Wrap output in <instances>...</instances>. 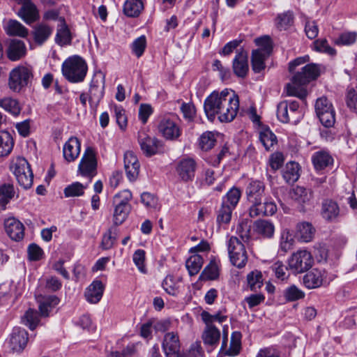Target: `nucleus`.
Segmentation results:
<instances>
[{
	"instance_id": "20e7f679",
	"label": "nucleus",
	"mask_w": 357,
	"mask_h": 357,
	"mask_svg": "<svg viewBox=\"0 0 357 357\" xmlns=\"http://www.w3.org/2000/svg\"><path fill=\"white\" fill-rule=\"evenodd\" d=\"M277 117L282 123H297L303 118V114L296 101H282L277 107Z\"/></svg>"
},
{
	"instance_id": "0e129e2a",
	"label": "nucleus",
	"mask_w": 357,
	"mask_h": 357,
	"mask_svg": "<svg viewBox=\"0 0 357 357\" xmlns=\"http://www.w3.org/2000/svg\"><path fill=\"white\" fill-rule=\"evenodd\" d=\"M313 50L316 52L325 53L328 55H333L335 54V49L331 47L327 40L324 38L316 40L313 43Z\"/></svg>"
},
{
	"instance_id": "ea45409f",
	"label": "nucleus",
	"mask_w": 357,
	"mask_h": 357,
	"mask_svg": "<svg viewBox=\"0 0 357 357\" xmlns=\"http://www.w3.org/2000/svg\"><path fill=\"white\" fill-rule=\"evenodd\" d=\"M297 236L303 242H310L312 241L315 229L312 224L303 222H300L296 226Z\"/></svg>"
},
{
	"instance_id": "c85d7f7f",
	"label": "nucleus",
	"mask_w": 357,
	"mask_h": 357,
	"mask_svg": "<svg viewBox=\"0 0 357 357\" xmlns=\"http://www.w3.org/2000/svg\"><path fill=\"white\" fill-rule=\"evenodd\" d=\"M162 349L166 357L180 351V341L177 333L170 332L165 335Z\"/></svg>"
},
{
	"instance_id": "f704fd0d",
	"label": "nucleus",
	"mask_w": 357,
	"mask_h": 357,
	"mask_svg": "<svg viewBox=\"0 0 357 357\" xmlns=\"http://www.w3.org/2000/svg\"><path fill=\"white\" fill-rule=\"evenodd\" d=\"M202 339L206 345L215 347L220 342V331L213 325H206L202 334Z\"/></svg>"
},
{
	"instance_id": "39448f33",
	"label": "nucleus",
	"mask_w": 357,
	"mask_h": 357,
	"mask_svg": "<svg viewBox=\"0 0 357 357\" xmlns=\"http://www.w3.org/2000/svg\"><path fill=\"white\" fill-rule=\"evenodd\" d=\"M231 263L238 268H243L248 261V255L243 243L236 236H231L227 243Z\"/></svg>"
},
{
	"instance_id": "72a5a7b5",
	"label": "nucleus",
	"mask_w": 357,
	"mask_h": 357,
	"mask_svg": "<svg viewBox=\"0 0 357 357\" xmlns=\"http://www.w3.org/2000/svg\"><path fill=\"white\" fill-rule=\"evenodd\" d=\"M59 21L60 24L57 27L55 41L61 46L68 45L72 40L70 31L63 17H60Z\"/></svg>"
},
{
	"instance_id": "5fc2aeb1",
	"label": "nucleus",
	"mask_w": 357,
	"mask_h": 357,
	"mask_svg": "<svg viewBox=\"0 0 357 357\" xmlns=\"http://www.w3.org/2000/svg\"><path fill=\"white\" fill-rule=\"evenodd\" d=\"M218 276L219 269L215 261H211L200 275V278L210 280H215Z\"/></svg>"
},
{
	"instance_id": "79ce46f5",
	"label": "nucleus",
	"mask_w": 357,
	"mask_h": 357,
	"mask_svg": "<svg viewBox=\"0 0 357 357\" xmlns=\"http://www.w3.org/2000/svg\"><path fill=\"white\" fill-rule=\"evenodd\" d=\"M59 298L56 296H49L40 301L39 310L41 316L48 317L50 312L59 304Z\"/></svg>"
},
{
	"instance_id": "69168bd1",
	"label": "nucleus",
	"mask_w": 357,
	"mask_h": 357,
	"mask_svg": "<svg viewBox=\"0 0 357 357\" xmlns=\"http://www.w3.org/2000/svg\"><path fill=\"white\" fill-rule=\"evenodd\" d=\"M294 239L291 234L287 230H284L281 232L280 239V249L283 252H287L290 250L294 244Z\"/></svg>"
},
{
	"instance_id": "de8ad7c7",
	"label": "nucleus",
	"mask_w": 357,
	"mask_h": 357,
	"mask_svg": "<svg viewBox=\"0 0 357 357\" xmlns=\"http://www.w3.org/2000/svg\"><path fill=\"white\" fill-rule=\"evenodd\" d=\"M259 140L266 151H270L278 142L275 135L268 128L260 132Z\"/></svg>"
},
{
	"instance_id": "4d7b16f0",
	"label": "nucleus",
	"mask_w": 357,
	"mask_h": 357,
	"mask_svg": "<svg viewBox=\"0 0 357 357\" xmlns=\"http://www.w3.org/2000/svg\"><path fill=\"white\" fill-rule=\"evenodd\" d=\"M241 334L240 332H233L231 336L230 347L228 351L226 352L229 356L237 355L241 349Z\"/></svg>"
},
{
	"instance_id": "423d86ee",
	"label": "nucleus",
	"mask_w": 357,
	"mask_h": 357,
	"mask_svg": "<svg viewBox=\"0 0 357 357\" xmlns=\"http://www.w3.org/2000/svg\"><path fill=\"white\" fill-rule=\"evenodd\" d=\"M228 89H225L220 93L213 91L205 100L204 104V112L208 119L213 121L215 116H219L222 106H225L227 101H225Z\"/></svg>"
},
{
	"instance_id": "4be33fe9",
	"label": "nucleus",
	"mask_w": 357,
	"mask_h": 357,
	"mask_svg": "<svg viewBox=\"0 0 357 357\" xmlns=\"http://www.w3.org/2000/svg\"><path fill=\"white\" fill-rule=\"evenodd\" d=\"M312 197V190L303 186L295 187L291 192V198L298 204L300 211H304L305 206L310 204Z\"/></svg>"
},
{
	"instance_id": "a19ab883",
	"label": "nucleus",
	"mask_w": 357,
	"mask_h": 357,
	"mask_svg": "<svg viewBox=\"0 0 357 357\" xmlns=\"http://www.w3.org/2000/svg\"><path fill=\"white\" fill-rule=\"evenodd\" d=\"M204 264L203 257L198 254L192 255L185 261V267L189 275L192 276L197 275L201 270Z\"/></svg>"
},
{
	"instance_id": "f03ea898",
	"label": "nucleus",
	"mask_w": 357,
	"mask_h": 357,
	"mask_svg": "<svg viewBox=\"0 0 357 357\" xmlns=\"http://www.w3.org/2000/svg\"><path fill=\"white\" fill-rule=\"evenodd\" d=\"M87 70L85 61L77 55L66 59L61 66L63 75L72 83L82 82L86 75Z\"/></svg>"
},
{
	"instance_id": "c03bdc74",
	"label": "nucleus",
	"mask_w": 357,
	"mask_h": 357,
	"mask_svg": "<svg viewBox=\"0 0 357 357\" xmlns=\"http://www.w3.org/2000/svg\"><path fill=\"white\" fill-rule=\"evenodd\" d=\"M13 139L8 132H0V156L8 155L13 149Z\"/></svg>"
},
{
	"instance_id": "5701e85b",
	"label": "nucleus",
	"mask_w": 357,
	"mask_h": 357,
	"mask_svg": "<svg viewBox=\"0 0 357 357\" xmlns=\"http://www.w3.org/2000/svg\"><path fill=\"white\" fill-rule=\"evenodd\" d=\"M80 151V141L75 137H71L63 146V157L68 162L75 161L78 158Z\"/></svg>"
},
{
	"instance_id": "f257e3e1",
	"label": "nucleus",
	"mask_w": 357,
	"mask_h": 357,
	"mask_svg": "<svg viewBox=\"0 0 357 357\" xmlns=\"http://www.w3.org/2000/svg\"><path fill=\"white\" fill-rule=\"evenodd\" d=\"M320 75V68L317 64L309 63L301 68L293 76L291 82L286 86L287 93L289 96H296L303 99L307 96L305 86L316 79Z\"/></svg>"
},
{
	"instance_id": "49530a36",
	"label": "nucleus",
	"mask_w": 357,
	"mask_h": 357,
	"mask_svg": "<svg viewBox=\"0 0 357 357\" xmlns=\"http://www.w3.org/2000/svg\"><path fill=\"white\" fill-rule=\"evenodd\" d=\"M132 198V192L129 190H123L116 193L112 199L113 206L131 208L130 202Z\"/></svg>"
},
{
	"instance_id": "412c9836",
	"label": "nucleus",
	"mask_w": 357,
	"mask_h": 357,
	"mask_svg": "<svg viewBox=\"0 0 357 357\" xmlns=\"http://www.w3.org/2000/svg\"><path fill=\"white\" fill-rule=\"evenodd\" d=\"M4 227L7 234L12 240L19 241L24 238V227L16 218H7L4 222Z\"/></svg>"
},
{
	"instance_id": "37998d69",
	"label": "nucleus",
	"mask_w": 357,
	"mask_h": 357,
	"mask_svg": "<svg viewBox=\"0 0 357 357\" xmlns=\"http://www.w3.org/2000/svg\"><path fill=\"white\" fill-rule=\"evenodd\" d=\"M144 8L141 0H126L123 6L125 15L128 17H137Z\"/></svg>"
},
{
	"instance_id": "09e8293b",
	"label": "nucleus",
	"mask_w": 357,
	"mask_h": 357,
	"mask_svg": "<svg viewBox=\"0 0 357 357\" xmlns=\"http://www.w3.org/2000/svg\"><path fill=\"white\" fill-rule=\"evenodd\" d=\"M255 42L259 48L254 51H258L262 54L270 56L273 50V44L269 36H264L257 38L255 40Z\"/></svg>"
},
{
	"instance_id": "13d9d810",
	"label": "nucleus",
	"mask_w": 357,
	"mask_h": 357,
	"mask_svg": "<svg viewBox=\"0 0 357 357\" xmlns=\"http://www.w3.org/2000/svg\"><path fill=\"white\" fill-rule=\"evenodd\" d=\"M234 208L227 204H222L218 211L217 222L218 224H228L231 218V213Z\"/></svg>"
},
{
	"instance_id": "603ef678",
	"label": "nucleus",
	"mask_w": 357,
	"mask_h": 357,
	"mask_svg": "<svg viewBox=\"0 0 357 357\" xmlns=\"http://www.w3.org/2000/svg\"><path fill=\"white\" fill-rule=\"evenodd\" d=\"M241 196V190L237 188H232L222 199V204H227L235 208Z\"/></svg>"
},
{
	"instance_id": "393cba45",
	"label": "nucleus",
	"mask_w": 357,
	"mask_h": 357,
	"mask_svg": "<svg viewBox=\"0 0 357 357\" xmlns=\"http://www.w3.org/2000/svg\"><path fill=\"white\" fill-rule=\"evenodd\" d=\"M311 160L317 171H321L332 166L334 162L330 153L325 150L314 152L312 155Z\"/></svg>"
},
{
	"instance_id": "7c9ffc66",
	"label": "nucleus",
	"mask_w": 357,
	"mask_h": 357,
	"mask_svg": "<svg viewBox=\"0 0 357 357\" xmlns=\"http://www.w3.org/2000/svg\"><path fill=\"white\" fill-rule=\"evenodd\" d=\"M162 287L168 294L176 296L183 289L182 278L167 275L162 282Z\"/></svg>"
},
{
	"instance_id": "6e6d98bb",
	"label": "nucleus",
	"mask_w": 357,
	"mask_h": 357,
	"mask_svg": "<svg viewBox=\"0 0 357 357\" xmlns=\"http://www.w3.org/2000/svg\"><path fill=\"white\" fill-rule=\"evenodd\" d=\"M113 222L116 226L121 225L127 218L131 208L113 206Z\"/></svg>"
},
{
	"instance_id": "473e14b6",
	"label": "nucleus",
	"mask_w": 357,
	"mask_h": 357,
	"mask_svg": "<svg viewBox=\"0 0 357 357\" xmlns=\"http://www.w3.org/2000/svg\"><path fill=\"white\" fill-rule=\"evenodd\" d=\"M340 214V208L337 202L332 199H326L322 202L321 215L328 220H335Z\"/></svg>"
},
{
	"instance_id": "cd10ccee",
	"label": "nucleus",
	"mask_w": 357,
	"mask_h": 357,
	"mask_svg": "<svg viewBox=\"0 0 357 357\" xmlns=\"http://www.w3.org/2000/svg\"><path fill=\"white\" fill-rule=\"evenodd\" d=\"M253 231L264 238H271L275 233V226L271 220L259 219L253 223Z\"/></svg>"
},
{
	"instance_id": "e433bc0d",
	"label": "nucleus",
	"mask_w": 357,
	"mask_h": 357,
	"mask_svg": "<svg viewBox=\"0 0 357 357\" xmlns=\"http://www.w3.org/2000/svg\"><path fill=\"white\" fill-rule=\"evenodd\" d=\"M299 170L298 163L292 161L289 162L286 164L282 172V176L287 183H294L300 176Z\"/></svg>"
},
{
	"instance_id": "3c124183",
	"label": "nucleus",
	"mask_w": 357,
	"mask_h": 357,
	"mask_svg": "<svg viewBox=\"0 0 357 357\" xmlns=\"http://www.w3.org/2000/svg\"><path fill=\"white\" fill-rule=\"evenodd\" d=\"M22 321L30 330H34L39 323V316L37 311L29 309L22 317Z\"/></svg>"
},
{
	"instance_id": "052dcab7",
	"label": "nucleus",
	"mask_w": 357,
	"mask_h": 357,
	"mask_svg": "<svg viewBox=\"0 0 357 357\" xmlns=\"http://www.w3.org/2000/svg\"><path fill=\"white\" fill-rule=\"evenodd\" d=\"M0 106L13 115H18L20 112V107L18 102L10 98H5L0 100Z\"/></svg>"
},
{
	"instance_id": "9d476101",
	"label": "nucleus",
	"mask_w": 357,
	"mask_h": 357,
	"mask_svg": "<svg viewBox=\"0 0 357 357\" xmlns=\"http://www.w3.org/2000/svg\"><path fill=\"white\" fill-rule=\"evenodd\" d=\"M313 264V258L307 250H298L294 253L289 260V268L296 273L309 270Z\"/></svg>"
},
{
	"instance_id": "2f4dec72",
	"label": "nucleus",
	"mask_w": 357,
	"mask_h": 357,
	"mask_svg": "<svg viewBox=\"0 0 357 357\" xmlns=\"http://www.w3.org/2000/svg\"><path fill=\"white\" fill-rule=\"evenodd\" d=\"M26 48L24 43L20 40H11L8 50L7 55L10 60L17 61L25 56Z\"/></svg>"
},
{
	"instance_id": "f8f14e48",
	"label": "nucleus",
	"mask_w": 357,
	"mask_h": 357,
	"mask_svg": "<svg viewBox=\"0 0 357 357\" xmlns=\"http://www.w3.org/2000/svg\"><path fill=\"white\" fill-rule=\"evenodd\" d=\"M334 278V275H328L325 270L313 268L304 275L303 284L308 289H314L328 284Z\"/></svg>"
},
{
	"instance_id": "c756f323",
	"label": "nucleus",
	"mask_w": 357,
	"mask_h": 357,
	"mask_svg": "<svg viewBox=\"0 0 357 357\" xmlns=\"http://www.w3.org/2000/svg\"><path fill=\"white\" fill-rule=\"evenodd\" d=\"M52 32L53 27L44 22L38 23L32 31L33 40L37 45H41L49 39Z\"/></svg>"
},
{
	"instance_id": "4468645a",
	"label": "nucleus",
	"mask_w": 357,
	"mask_h": 357,
	"mask_svg": "<svg viewBox=\"0 0 357 357\" xmlns=\"http://www.w3.org/2000/svg\"><path fill=\"white\" fill-rule=\"evenodd\" d=\"M197 162L192 158H183L176 164V173L183 182L192 181L195 175Z\"/></svg>"
},
{
	"instance_id": "e2e57ef3",
	"label": "nucleus",
	"mask_w": 357,
	"mask_h": 357,
	"mask_svg": "<svg viewBox=\"0 0 357 357\" xmlns=\"http://www.w3.org/2000/svg\"><path fill=\"white\" fill-rule=\"evenodd\" d=\"M146 47V38L145 36H141L136 38L131 44L132 53L137 57H141Z\"/></svg>"
},
{
	"instance_id": "ddd939ff",
	"label": "nucleus",
	"mask_w": 357,
	"mask_h": 357,
	"mask_svg": "<svg viewBox=\"0 0 357 357\" xmlns=\"http://www.w3.org/2000/svg\"><path fill=\"white\" fill-rule=\"evenodd\" d=\"M32 77V71L29 67L18 66L10 73V88L13 91H19L22 87L28 84Z\"/></svg>"
},
{
	"instance_id": "8fccbe9b",
	"label": "nucleus",
	"mask_w": 357,
	"mask_h": 357,
	"mask_svg": "<svg viewBox=\"0 0 357 357\" xmlns=\"http://www.w3.org/2000/svg\"><path fill=\"white\" fill-rule=\"evenodd\" d=\"M247 282L251 291H255L263 285L262 273L255 270L247 275Z\"/></svg>"
},
{
	"instance_id": "338daca9",
	"label": "nucleus",
	"mask_w": 357,
	"mask_h": 357,
	"mask_svg": "<svg viewBox=\"0 0 357 357\" xmlns=\"http://www.w3.org/2000/svg\"><path fill=\"white\" fill-rule=\"evenodd\" d=\"M215 143L214 135L211 132L203 133L199 138V146L203 151L212 149Z\"/></svg>"
},
{
	"instance_id": "bf43d9fd",
	"label": "nucleus",
	"mask_w": 357,
	"mask_h": 357,
	"mask_svg": "<svg viewBox=\"0 0 357 357\" xmlns=\"http://www.w3.org/2000/svg\"><path fill=\"white\" fill-rule=\"evenodd\" d=\"M284 296L287 301L292 302L305 297V293L293 284L285 289L284 291Z\"/></svg>"
},
{
	"instance_id": "b1692460",
	"label": "nucleus",
	"mask_w": 357,
	"mask_h": 357,
	"mask_svg": "<svg viewBox=\"0 0 357 357\" xmlns=\"http://www.w3.org/2000/svg\"><path fill=\"white\" fill-rule=\"evenodd\" d=\"M104 290L105 285L100 280H93L85 290L86 300L90 303H98L102 297Z\"/></svg>"
},
{
	"instance_id": "1a4fd4ad",
	"label": "nucleus",
	"mask_w": 357,
	"mask_h": 357,
	"mask_svg": "<svg viewBox=\"0 0 357 357\" xmlns=\"http://www.w3.org/2000/svg\"><path fill=\"white\" fill-rule=\"evenodd\" d=\"M105 76L101 71L96 72L90 84L89 101L91 107H97L104 96Z\"/></svg>"
},
{
	"instance_id": "aec40b11",
	"label": "nucleus",
	"mask_w": 357,
	"mask_h": 357,
	"mask_svg": "<svg viewBox=\"0 0 357 357\" xmlns=\"http://www.w3.org/2000/svg\"><path fill=\"white\" fill-rule=\"evenodd\" d=\"M140 165L137 155L130 151L124 153V168L127 178L130 181L137 179L139 172Z\"/></svg>"
},
{
	"instance_id": "9b49d317",
	"label": "nucleus",
	"mask_w": 357,
	"mask_h": 357,
	"mask_svg": "<svg viewBox=\"0 0 357 357\" xmlns=\"http://www.w3.org/2000/svg\"><path fill=\"white\" fill-rule=\"evenodd\" d=\"M225 101L227 103L225 106H222L218 119L221 122H230L234 119L238 111V97L233 91L229 90Z\"/></svg>"
},
{
	"instance_id": "680f3d73",
	"label": "nucleus",
	"mask_w": 357,
	"mask_h": 357,
	"mask_svg": "<svg viewBox=\"0 0 357 357\" xmlns=\"http://www.w3.org/2000/svg\"><path fill=\"white\" fill-rule=\"evenodd\" d=\"M116 240V229L109 228L102 236L101 247L104 250L111 249Z\"/></svg>"
},
{
	"instance_id": "2eb2a0df",
	"label": "nucleus",
	"mask_w": 357,
	"mask_h": 357,
	"mask_svg": "<svg viewBox=\"0 0 357 357\" xmlns=\"http://www.w3.org/2000/svg\"><path fill=\"white\" fill-rule=\"evenodd\" d=\"M159 132L169 140H174L181 135V130L174 118L163 117L158 126Z\"/></svg>"
},
{
	"instance_id": "dca6fc26",
	"label": "nucleus",
	"mask_w": 357,
	"mask_h": 357,
	"mask_svg": "<svg viewBox=\"0 0 357 357\" xmlns=\"http://www.w3.org/2000/svg\"><path fill=\"white\" fill-rule=\"evenodd\" d=\"M261 199H257L256 202H250L251 205L249 208V215L251 218L273 215L277 211V206L275 202L269 201L261 202Z\"/></svg>"
},
{
	"instance_id": "a878e982",
	"label": "nucleus",
	"mask_w": 357,
	"mask_h": 357,
	"mask_svg": "<svg viewBox=\"0 0 357 357\" xmlns=\"http://www.w3.org/2000/svg\"><path fill=\"white\" fill-rule=\"evenodd\" d=\"M21 8L18 11V15L28 24H30L39 19L38 11L36 6L29 0L21 3Z\"/></svg>"
},
{
	"instance_id": "774afa93",
	"label": "nucleus",
	"mask_w": 357,
	"mask_h": 357,
	"mask_svg": "<svg viewBox=\"0 0 357 357\" xmlns=\"http://www.w3.org/2000/svg\"><path fill=\"white\" fill-rule=\"evenodd\" d=\"M346 103L351 111L357 112V87L348 89Z\"/></svg>"
},
{
	"instance_id": "bb28decb",
	"label": "nucleus",
	"mask_w": 357,
	"mask_h": 357,
	"mask_svg": "<svg viewBox=\"0 0 357 357\" xmlns=\"http://www.w3.org/2000/svg\"><path fill=\"white\" fill-rule=\"evenodd\" d=\"M265 184L259 180H250L246 187L245 194L248 201L256 202L264 196Z\"/></svg>"
},
{
	"instance_id": "a211bd4d",
	"label": "nucleus",
	"mask_w": 357,
	"mask_h": 357,
	"mask_svg": "<svg viewBox=\"0 0 357 357\" xmlns=\"http://www.w3.org/2000/svg\"><path fill=\"white\" fill-rule=\"evenodd\" d=\"M232 68L234 74L241 78L247 76L249 70L248 53L243 49L236 52L232 62Z\"/></svg>"
},
{
	"instance_id": "f3484780",
	"label": "nucleus",
	"mask_w": 357,
	"mask_h": 357,
	"mask_svg": "<svg viewBox=\"0 0 357 357\" xmlns=\"http://www.w3.org/2000/svg\"><path fill=\"white\" fill-rule=\"evenodd\" d=\"M138 143L143 153L148 157L156 154L158 151L160 141L145 131L139 132Z\"/></svg>"
},
{
	"instance_id": "0eeeda50",
	"label": "nucleus",
	"mask_w": 357,
	"mask_h": 357,
	"mask_svg": "<svg viewBox=\"0 0 357 357\" xmlns=\"http://www.w3.org/2000/svg\"><path fill=\"white\" fill-rule=\"evenodd\" d=\"M317 115L326 128L332 127L335 122V112L332 103L325 97L319 98L315 103Z\"/></svg>"
},
{
	"instance_id": "c9c22d12",
	"label": "nucleus",
	"mask_w": 357,
	"mask_h": 357,
	"mask_svg": "<svg viewBox=\"0 0 357 357\" xmlns=\"http://www.w3.org/2000/svg\"><path fill=\"white\" fill-rule=\"evenodd\" d=\"M294 15L291 10L278 14L275 20V26L280 31L289 29L294 24Z\"/></svg>"
},
{
	"instance_id": "6ab92c4d",
	"label": "nucleus",
	"mask_w": 357,
	"mask_h": 357,
	"mask_svg": "<svg viewBox=\"0 0 357 357\" xmlns=\"http://www.w3.org/2000/svg\"><path fill=\"white\" fill-rule=\"evenodd\" d=\"M28 333L20 327H15L10 335L9 347L15 352L22 351L28 342Z\"/></svg>"
},
{
	"instance_id": "864d4df0",
	"label": "nucleus",
	"mask_w": 357,
	"mask_h": 357,
	"mask_svg": "<svg viewBox=\"0 0 357 357\" xmlns=\"http://www.w3.org/2000/svg\"><path fill=\"white\" fill-rule=\"evenodd\" d=\"M87 185H84L79 182H74L68 185L64 189V195L66 197H79L84 194V190Z\"/></svg>"
},
{
	"instance_id": "a18cd8bd",
	"label": "nucleus",
	"mask_w": 357,
	"mask_h": 357,
	"mask_svg": "<svg viewBox=\"0 0 357 357\" xmlns=\"http://www.w3.org/2000/svg\"><path fill=\"white\" fill-rule=\"evenodd\" d=\"M269 56L262 54L258 51H252L251 56L252 69L255 73H259L266 68L265 61Z\"/></svg>"
},
{
	"instance_id": "58836bf2",
	"label": "nucleus",
	"mask_w": 357,
	"mask_h": 357,
	"mask_svg": "<svg viewBox=\"0 0 357 357\" xmlns=\"http://www.w3.org/2000/svg\"><path fill=\"white\" fill-rule=\"evenodd\" d=\"M15 195L14 185L12 183H4L0 185V210H4L6 205Z\"/></svg>"
},
{
	"instance_id": "6e6552de",
	"label": "nucleus",
	"mask_w": 357,
	"mask_h": 357,
	"mask_svg": "<svg viewBox=\"0 0 357 357\" xmlns=\"http://www.w3.org/2000/svg\"><path fill=\"white\" fill-rule=\"evenodd\" d=\"M98 162L96 153L92 147H87L78 165V172L91 179L97 174Z\"/></svg>"
},
{
	"instance_id": "4c0bfd02",
	"label": "nucleus",
	"mask_w": 357,
	"mask_h": 357,
	"mask_svg": "<svg viewBox=\"0 0 357 357\" xmlns=\"http://www.w3.org/2000/svg\"><path fill=\"white\" fill-rule=\"evenodd\" d=\"M4 29L9 36H17L24 38L28 35V29L15 20H8L4 26Z\"/></svg>"
},
{
	"instance_id": "7ed1b4c3",
	"label": "nucleus",
	"mask_w": 357,
	"mask_h": 357,
	"mask_svg": "<svg viewBox=\"0 0 357 357\" xmlns=\"http://www.w3.org/2000/svg\"><path fill=\"white\" fill-rule=\"evenodd\" d=\"M10 169L20 186L28 189L33 184V174L30 165L27 160L22 157H17L11 161Z\"/></svg>"
}]
</instances>
